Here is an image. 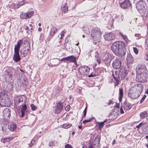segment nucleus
I'll return each mask as SVG.
<instances>
[{"instance_id":"36","label":"nucleus","mask_w":148,"mask_h":148,"mask_svg":"<svg viewBox=\"0 0 148 148\" xmlns=\"http://www.w3.org/2000/svg\"><path fill=\"white\" fill-rule=\"evenodd\" d=\"M93 119V118H90L89 119H88L86 120H85L83 121V123L84 124H85L86 123L90 122L92 121V120Z\"/></svg>"},{"instance_id":"38","label":"nucleus","mask_w":148,"mask_h":148,"mask_svg":"<svg viewBox=\"0 0 148 148\" xmlns=\"http://www.w3.org/2000/svg\"><path fill=\"white\" fill-rule=\"evenodd\" d=\"M35 142V141L34 140H32L31 141L30 143L29 144V146L30 147H32L33 146V144H34Z\"/></svg>"},{"instance_id":"58","label":"nucleus","mask_w":148,"mask_h":148,"mask_svg":"<svg viewBox=\"0 0 148 148\" xmlns=\"http://www.w3.org/2000/svg\"><path fill=\"white\" fill-rule=\"evenodd\" d=\"M78 128H79V129H82V126L81 125L79 126H78Z\"/></svg>"},{"instance_id":"24","label":"nucleus","mask_w":148,"mask_h":148,"mask_svg":"<svg viewBox=\"0 0 148 148\" xmlns=\"http://www.w3.org/2000/svg\"><path fill=\"white\" fill-rule=\"evenodd\" d=\"M14 71V70L12 68H10L8 70L7 73L9 77H13V74Z\"/></svg>"},{"instance_id":"8","label":"nucleus","mask_w":148,"mask_h":148,"mask_svg":"<svg viewBox=\"0 0 148 148\" xmlns=\"http://www.w3.org/2000/svg\"><path fill=\"white\" fill-rule=\"evenodd\" d=\"M132 105L127 102V101H125L123 105L121 106L120 109V112L121 114H123L124 113L123 109L125 110H130L132 107Z\"/></svg>"},{"instance_id":"40","label":"nucleus","mask_w":148,"mask_h":148,"mask_svg":"<svg viewBox=\"0 0 148 148\" xmlns=\"http://www.w3.org/2000/svg\"><path fill=\"white\" fill-rule=\"evenodd\" d=\"M133 50L134 52L136 54H137L138 53V50L137 48L135 47H134L133 48Z\"/></svg>"},{"instance_id":"32","label":"nucleus","mask_w":148,"mask_h":148,"mask_svg":"<svg viewBox=\"0 0 148 148\" xmlns=\"http://www.w3.org/2000/svg\"><path fill=\"white\" fill-rule=\"evenodd\" d=\"M107 121L106 119H105L103 121L99 122V129L100 130H101V128L103 127L104 123Z\"/></svg>"},{"instance_id":"14","label":"nucleus","mask_w":148,"mask_h":148,"mask_svg":"<svg viewBox=\"0 0 148 148\" xmlns=\"http://www.w3.org/2000/svg\"><path fill=\"white\" fill-rule=\"evenodd\" d=\"M30 45H25L24 48L21 49L20 53L21 54L24 55L28 53H30Z\"/></svg>"},{"instance_id":"46","label":"nucleus","mask_w":148,"mask_h":148,"mask_svg":"<svg viewBox=\"0 0 148 148\" xmlns=\"http://www.w3.org/2000/svg\"><path fill=\"white\" fill-rule=\"evenodd\" d=\"M29 30H33V27L32 26V24H30L29 25Z\"/></svg>"},{"instance_id":"4","label":"nucleus","mask_w":148,"mask_h":148,"mask_svg":"<svg viewBox=\"0 0 148 148\" xmlns=\"http://www.w3.org/2000/svg\"><path fill=\"white\" fill-rule=\"evenodd\" d=\"M127 74V71L125 68H121L119 71V74L117 75H116L115 77L114 75L113 74V76L116 82H117V85L119 84V82L120 81L124 78L126 74Z\"/></svg>"},{"instance_id":"41","label":"nucleus","mask_w":148,"mask_h":148,"mask_svg":"<svg viewBox=\"0 0 148 148\" xmlns=\"http://www.w3.org/2000/svg\"><path fill=\"white\" fill-rule=\"evenodd\" d=\"M22 44L23 45H26H26H30L29 42L27 40H25L23 43Z\"/></svg>"},{"instance_id":"1","label":"nucleus","mask_w":148,"mask_h":148,"mask_svg":"<svg viewBox=\"0 0 148 148\" xmlns=\"http://www.w3.org/2000/svg\"><path fill=\"white\" fill-rule=\"evenodd\" d=\"M125 46V42L118 41L115 42L112 44L111 48L113 52L116 55L122 57L125 54L126 51Z\"/></svg>"},{"instance_id":"52","label":"nucleus","mask_w":148,"mask_h":148,"mask_svg":"<svg viewBox=\"0 0 148 148\" xmlns=\"http://www.w3.org/2000/svg\"><path fill=\"white\" fill-rule=\"evenodd\" d=\"M29 27L27 26H26L25 27V29L26 30H29Z\"/></svg>"},{"instance_id":"62","label":"nucleus","mask_w":148,"mask_h":148,"mask_svg":"<svg viewBox=\"0 0 148 148\" xmlns=\"http://www.w3.org/2000/svg\"><path fill=\"white\" fill-rule=\"evenodd\" d=\"M145 146L147 148H148V144H146Z\"/></svg>"},{"instance_id":"54","label":"nucleus","mask_w":148,"mask_h":148,"mask_svg":"<svg viewBox=\"0 0 148 148\" xmlns=\"http://www.w3.org/2000/svg\"><path fill=\"white\" fill-rule=\"evenodd\" d=\"M88 148H93V147L91 145H90L88 146Z\"/></svg>"},{"instance_id":"13","label":"nucleus","mask_w":148,"mask_h":148,"mask_svg":"<svg viewBox=\"0 0 148 148\" xmlns=\"http://www.w3.org/2000/svg\"><path fill=\"white\" fill-rule=\"evenodd\" d=\"M34 14L33 11L28 12L26 13H23L20 15L21 18L23 19L28 18L32 16Z\"/></svg>"},{"instance_id":"59","label":"nucleus","mask_w":148,"mask_h":148,"mask_svg":"<svg viewBox=\"0 0 148 148\" xmlns=\"http://www.w3.org/2000/svg\"><path fill=\"white\" fill-rule=\"evenodd\" d=\"M88 30H87V32L86 33H87V34H88V33H89V30H88Z\"/></svg>"},{"instance_id":"61","label":"nucleus","mask_w":148,"mask_h":148,"mask_svg":"<svg viewBox=\"0 0 148 148\" xmlns=\"http://www.w3.org/2000/svg\"><path fill=\"white\" fill-rule=\"evenodd\" d=\"M140 36V35L138 34H135V36Z\"/></svg>"},{"instance_id":"11","label":"nucleus","mask_w":148,"mask_h":148,"mask_svg":"<svg viewBox=\"0 0 148 148\" xmlns=\"http://www.w3.org/2000/svg\"><path fill=\"white\" fill-rule=\"evenodd\" d=\"M78 70L79 73L81 75H87L88 74L90 69L87 66H81L79 68Z\"/></svg>"},{"instance_id":"35","label":"nucleus","mask_w":148,"mask_h":148,"mask_svg":"<svg viewBox=\"0 0 148 148\" xmlns=\"http://www.w3.org/2000/svg\"><path fill=\"white\" fill-rule=\"evenodd\" d=\"M71 126V124L70 123H65L63 125L62 127L64 128L67 129L69 128Z\"/></svg>"},{"instance_id":"49","label":"nucleus","mask_w":148,"mask_h":148,"mask_svg":"<svg viewBox=\"0 0 148 148\" xmlns=\"http://www.w3.org/2000/svg\"><path fill=\"white\" fill-rule=\"evenodd\" d=\"M111 103H112V101L110 100H109V102L108 103V105H110Z\"/></svg>"},{"instance_id":"47","label":"nucleus","mask_w":148,"mask_h":148,"mask_svg":"<svg viewBox=\"0 0 148 148\" xmlns=\"http://www.w3.org/2000/svg\"><path fill=\"white\" fill-rule=\"evenodd\" d=\"M143 122L140 123L138 125L136 126V127L137 128H139L140 126L142 124Z\"/></svg>"},{"instance_id":"21","label":"nucleus","mask_w":148,"mask_h":148,"mask_svg":"<svg viewBox=\"0 0 148 148\" xmlns=\"http://www.w3.org/2000/svg\"><path fill=\"white\" fill-rule=\"evenodd\" d=\"M94 56L97 62L99 64H100L101 62L100 55L99 52L97 51H95V52Z\"/></svg>"},{"instance_id":"9","label":"nucleus","mask_w":148,"mask_h":148,"mask_svg":"<svg viewBox=\"0 0 148 148\" xmlns=\"http://www.w3.org/2000/svg\"><path fill=\"white\" fill-rule=\"evenodd\" d=\"M136 8L138 10H144L147 8L145 2L143 0L138 1L136 4Z\"/></svg>"},{"instance_id":"51","label":"nucleus","mask_w":148,"mask_h":148,"mask_svg":"<svg viewBox=\"0 0 148 148\" xmlns=\"http://www.w3.org/2000/svg\"><path fill=\"white\" fill-rule=\"evenodd\" d=\"M60 35H61V37L60 38V39H62V38L64 36V34H60Z\"/></svg>"},{"instance_id":"37","label":"nucleus","mask_w":148,"mask_h":148,"mask_svg":"<svg viewBox=\"0 0 148 148\" xmlns=\"http://www.w3.org/2000/svg\"><path fill=\"white\" fill-rule=\"evenodd\" d=\"M30 107H31L32 110L33 111L36 110V107L33 104H32L31 105Z\"/></svg>"},{"instance_id":"10","label":"nucleus","mask_w":148,"mask_h":148,"mask_svg":"<svg viewBox=\"0 0 148 148\" xmlns=\"http://www.w3.org/2000/svg\"><path fill=\"white\" fill-rule=\"evenodd\" d=\"M146 67L144 65L140 64L138 65L136 68V74L146 73Z\"/></svg>"},{"instance_id":"34","label":"nucleus","mask_w":148,"mask_h":148,"mask_svg":"<svg viewBox=\"0 0 148 148\" xmlns=\"http://www.w3.org/2000/svg\"><path fill=\"white\" fill-rule=\"evenodd\" d=\"M24 4V2L22 1H21L18 2L17 3L16 7L17 8H18L20 6H22Z\"/></svg>"},{"instance_id":"64","label":"nucleus","mask_w":148,"mask_h":148,"mask_svg":"<svg viewBox=\"0 0 148 148\" xmlns=\"http://www.w3.org/2000/svg\"><path fill=\"white\" fill-rule=\"evenodd\" d=\"M38 25L39 26H41V24L40 23H39L38 24Z\"/></svg>"},{"instance_id":"30","label":"nucleus","mask_w":148,"mask_h":148,"mask_svg":"<svg viewBox=\"0 0 148 148\" xmlns=\"http://www.w3.org/2000/svg\"><path fill=\"white\" fill-rule=\"evenodd\" d=\"M16 128V124L13 123L10 125L9 127V129L11 131L15 130Z\"/></svg>"},{"instance_id":"5","label":"nucleus","mask_w":148,"mask_h":148,"mask_svg":"<svg viewBox=\"0 0 148 148\" xmlns=\"http://www.w3.org/2000/svg\"><path fill=\"white\" fill-rule=\"evenodd\" d=\"M55 61L57 62V65L60 63V61L66 63L74 62L76 61V58L73 56H71L62 58L61 60L56 58Z\"/></svg>"},{"instance_id":"29","label":"nucleus","mask_w":148,"mask_h":148,"mask_svg":"<svg viewBox=\"0 0 148 148\" xmlns=\"http://www.w3.org/2000/svg\"><path fill=\"white\" fill-rule=\"evenodd\" d=\"M14 104L16 105V107H18V106H17L18 103L21 102V99L20 97H16L14 100Z\"/></svg>"},{"instance_id":"22","label":"nucleus","mask_w":148,"mask_h":148,"mask_svg":"<svg viewBox=\"0 0 148 148\" xmlns=\"http://www.w3.org/2000/svg\"><path fill=\"white\" fill-rule=\"evenodd\" d=\"M141 119H144L148 116V110L141 112L140 114Z\"/></svg>"},{"instance_id":"23","label":"nucleus","mask_w":148,"mask_h":148,"mask_svg":"<svg viewBox=\"0 0 148 148\" xmlns=\"http://www.w3.org/2000/svg\"><path fill=\"white\" fill-rule=\"evenodd\" d=\"M57 29L56 27H52L50 32V36L51 37L53 36L57 32Z\"/></svg>"},{"instance_id":"50","label":"nucleus","mask_w":148,"mask_h":148,"mask_svg":"<svg viewBox=\"0 0 148 148\" xmlns=\"http://www.w3.org/2000/svg\"><path fill=\"white\" fill-rule=\"evenodd\" d=\"M21 102H22V103H21V105H20V106H21V105H22V104L23 103V99L22 98H21Z\"/></svg>"},{"instance_id":"45","label":"nucleus","mask_w":148,"mask_h":148,"mask_svg":"<svg viewBox=\"0 0 148 148\" xmlns=\"http://www.w3.org/2000/svg\"><path fill=\"white\" fill-rule=\"evenodd\" d=\"M70 106H67L65 108V110L66 111H69V110Z\"/></svg>"},{"instance_id":"3","label":"nucleus","mask_w":148,"mask_h":148,"mask_svg":"<svg viewBox=\"0 0 148 148\" xmlns=\"http://www.w3.org/2000/svg\"><path fill=\"white\" fill-rule=\"evenodd\" d=\"M101 33L99 28L98 27H94L92 30L90 37L91 39L94 40V41H97L99 42L101 39Z\"/></svg>"},{"instance_id":"48","label":"nucleus","mask_w":148,"mask_h":148,"mask_svg":"<svg viewBox=\"0 0 148 148\" xmlns=\"http://www.w3.org/2000/svg\"><path fill=\"white\" fill-rule=\"evenodd\" d=\"M95 76H96V75H95L92 74H91L88 75V77H93Z\"/></svg>"},{"instance_id":"19","label":"nucleus","mask_w":148,"mask_h":148,"mask_svg":"<svg viewBox=\"0 0 148 148\" xmlns=\"http://www.w3.org/2000/svg\"><path fill=\"white\" fill-rule=\"evenodd\" d=\"M126 61L127 64H132L134 63V60L133 57L130 53L128 54L126 58Z\"/></svg>"},{"instance_id":"26","label":"nucleus","mask_w":148,"mask_h":148,"mask_svg":"<svg viewBox=\"0 0 148 148\" xmlns=\"http://www.w3.org/2000/svg\"><path fill=\"white\" fill-rule=\"evenodd\" d=\"M22 41L21 40H19L17 43V45H15L14 48V50L19 51V49L20 48V46L21 44L22 43Z\"/></svg>"},{"instance_id":"60","label":"nucleus","mask_w":148,"mask_h":148,"mask_svg":"<svg viewBox=\"0 0 148 148\" xmlns=\"http://www.w3.org/2000/svg\"><path fill=\"white\" fill-rule=\"evenodd\" d=\"M68 42V40H66V39L65 40V43H67Z\"/></svg>"},{"instance_id":"27","label":"nucleus","mask_w":148,"mask_h":148,"mask_svg":"<svg viewBox=\"0 0 148 148\" xmlns=\"http://www.w3.org/2000/svg\"><path fill=\"white\" fill-rule=\"evenodd\" d=\"M62 11L64 12V13H66L68 10V7L66 3L64 4H62Z\"/></svg>"},{"instance_id":"12","label":"nucleus","mask_w":148,"mask_h":148,"mask_svg":"<svg viewBox=\"0 0 148 148\" xmlns=\"http://www.w3.org/2000/svg\"><path fill=\"white\" fill-rule=\"evenodd\" d=\"M115 36L112 32L107 33L104 35V38L106 40L108 41L114 40L115 38Z\"/></svg>"},{"instance_id":"2","label":"nucleus","mask_w":148,"mask_h":148,"mask_svg":"<svg viewBox=\"0 0 148 148\" xmlns=\"http://www.w3.org/2000/svg\"><path fill=\"white\" fill-rule=\"evenodd\" d=\"M143 90V86L142 85H135L129 89L128 96L133 99H136L139 96Z\"/></svg>"},{"instance_id":"20","label":"nucleus","mask_w":148,"mask_h":148,"mask_svg":"<svg viewBox=\"0 0 148 148\" xmlns=\"http://www.w3.org/2000/svg\"><path fill=\"white\" fill-rule=\"evenodd\" d=\"M27 109V105L26 104H24L22 106L21 109V115L20 116L21 117L23 118L24 116Z\"/></svg>"},{"instance_id":"16","label":"nucleus","mask_w":148,"mask_h":148,"mask_svg":"<svg viewBox=\"0 0 148 148\" xmlns=\"http://www.w3.org/2000/svg\"><path fill=\"white\" fill-rule=\"evenodd\" d=\"M19 51L14 50L13 59L16 62L20 60L21 59L19 56Z\"/></svg>"},{"instance_id":"43","label":"nucleus","mask_w":148,"mask_h":148,"mask_svg":"<svg viewBox=\"0 0 148 148\" xmlns=\"http://www.w3.org/2000/svg\"><path fill=\"white\" fill-rule=\"evenodd\" d=\"M65 148H73L71 145L69 144H67L65 145Z\"/></svg>"},{"instance_id":"42","label":"nucleus","mask_w":148,"mask_h":148,"mask_svg":"<svg viewBox=\"0 0 148 148\" xmlns=\"http://www.w3.org/2000/svg\"><path fill=\"white\" fill-rule=\"evenodd\" d=\"M146 95H144V96L141 99L140 101V103H142V102L144 101V100L145 99V98H146Z\"/></svg>"},{"instance_id":"6","label":"nucleus","mask_w":148,"mask_h":148,"mask_svg":"<svg viewBox=\"0 0 148 148\" xmlns=\"http://www.w3.org/2000/svg\"><path fill=\"white\" fill-rule=\"evenodd\" d=\"M147 77L146 73L136 74V80L140 83H144L147 81Z\"/></svg>"},{"instance_id":"25","label":"nucleus","mask_w":148,"mask_h":148,"mask_svg":"<svg viewBox=\"0 0 148 148\" xmlns=\"http://www.w3.org/2000/svg\"><path fill=\"white\" fill-rule=\"evenodd\" d=\"M102 60L104 61H110V60L109 59V54L107 53L104 54L102 56Z\"/></svg>"},{"instance_id":"31","label":"nucleus","mask_w":148,"mask_h":148,"mask_svg":"<svg viewBox=\"0 0 148 148\" xmlns=\"http://www.w3.org/2000/svg\"><path fill=\"white\" fill-rule=\"evenodd\" d=\"M13 138L12 137L5 138L2 140V141L5 143H9L11 140H12Z\"/></svg>"},{"instance_id":"55","label":"nucleus","mask_w":148,"mask_h":148,"mask_svg":"<svg viewBox=\"0 0 148 148\" xmlns=\"http://www.w3.org/2000/svg\"><path fill=\"white\" fill-rule=\"evenodd\" d=\"M116 141L115 140H113L112 142V144L114 145Z\"/></svg>"},{"instance_id":"33","label":"nucleus","mask_w":148,"mask_h":148,"mask_svg":"<svg viewBox=\"0 0 148 148\" xmlns=\"http://www.w3.org/2000/svg\"><path fill=\"white\" fill-rule=\"evenodd\" d=\"M119 35L121 36L122 38H123L124 40L126 42L128 40V39L127 36L125 34H123L121 32H119Z\"/></svg>"},{"instance_id":"15","label":"nucleus","mask_w":148,"mask_h":148,"mask_svg":"<svg viewBox=\"0 0 148 148\" xmlns=\"http://www.w3.org/2000/svg\"><path fill=\"white\" fill-rule=\"evenodd\" d=\"M63 105L61 103H58L57 104L56 106L55 110L56 113L58 114L62 110Z\"/></svg>"},{"instance_id":"18","label":"nucleus","mask_w":148,"mask_h":148,"mask_svg":"<svg viewBox=\"0 0 148 148\" xmlns=\"http://www.w3.org/2000/svg\"><path fill=\"white\" fill-rule=\"evenodd\" d=\"M3 116L5 118H9L11 116V110L10 109L6 108L3 111Z\"/></svg>"},{"instance_id":"39","label":"nucleus","mask_w":148,"mask_h":148,"mask_svg":"<svg viewBox=\"0 0 148 148\" xmlns=\"http://www.w3.org/2000/svg\"><path fill=\"white\" fill-rule=\"evenodd\" d=\"M87 107H86L84 110V111H83L84 115L83 117V118L84 117H85L86 116V112H87Z\"/></svg>"},{"instance_id":"17","label":"nucleus","mask_w":148,"mask_h":148,"mask_svg":"<svg viewBox=\"0 0 148 148\" xmlns=\"http://www.w3.org/2000/svg\"><path fill=\"white\" fill-rule=\"evenodd\" d=\"M129 0H125L121 4V7L123 9L127 8L131 5Z\"/></svg>"},{"instance_id":"63","label":"nucleus","mask_w":148,"mask_h":148,"mask_svg":"<svg viewBox=\"0 0 148 148\" xmlns=\"http://www.w3.org/2000/svg\"><path fill=\"white\" fill-rule=\"evenodd\" d=\"M20 71L21 72H24V71H23V70L21 69H20Z\"/></svg>"},{"instance_id":"44","label":"nucleus","mask_w":148,"mask_h":148,"mask_svg":"<svg viewBox=\"0 0 148 148\" xmlns=\"http://www.w3.org/2000/svg\"><path fill=\"white\" fill-rule=\"evenodd\" d=\"M54 142L53 141L51 142H50L49 144V146L50 147H51L54 145Z\"/></svg>"},{"instance_id":"53","label":"nucleus","mask_w":148,"mask_h":148,"mask_svg":"<svg viewBox=\"0 0 148 148\" xmlns=\"http://www.w3.org/2000/svg\"><path fill=\"white\" fill-rule=\"evenodd\" d=\"M145 93L146 94H148V88H147L146 90Z\"/></svg>"},{"instance_id":"28","label":"nucleus","mask_w":148,"mask_h":148,"mask_svg":"<svg viewBox=\"0 0 148 148\" xmlns=\"http://www.w3.org/2000/svg\"><path fill=\"white\" fill-rule=\"evenodd\" d=\"M119 101H121L122 99L123 95L122 88H120L119 89Z\"/></svg>"},{"instance_id":"56","label":"nucleus","mask_w":148,"mask_h":148,"mask_svg":"<svg viewBox=\"0 0 148 148\" xmlns=\"http://www.w3.org/2000/svg\"><path fill=\"white\" fill-rule=\"evenodd\" d=\"M78 53H79H79L80 52V48H79V47H78Z\"/></svg>"},{"instance_id":"57","label":"nucleus","mask_w":148,"mask_h":148,"mask_svg":"<svg viewBox=\"0 0 148 148\" xmlns=\"http://www.w3.org/2000/svg\"><path fill=\"white\" fill-rule=\"evenodd\" d=\"M65 32L64 31H62L61 32V34H64L65 33Z\"/></svg>"},{"instance_id":"7","label":"nucleus","mask_w":148,"mask_h":148,"mask_svg":"<svg viewBox=\"0 0 148 148\" xmlns=\"http://www.w3.org/2000/svg\"><path fill=\"white\" fill-rule=\"evenodd\" d=\"M112 66L114 69H119L121 66V58L119 57L116 58L113 61L112 64Z\"/></svg>"}]
</instances>
